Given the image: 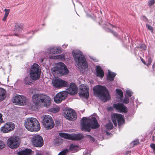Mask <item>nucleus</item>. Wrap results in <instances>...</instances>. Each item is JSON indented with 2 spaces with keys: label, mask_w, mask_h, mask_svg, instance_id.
<instances>
[{
  "label": "nucleus",
  "mask_w": 155,
  "mask_h": 155,
  "mask_svg": "<svg viewBox=\"0 0 155 155\" xmlns=\"http://www.w3.org/2000/svg\"><path fill=\"white\" fill-rule=\"evenodd\" d=\"M81 120V129L82 131L89 132L91 129H95L100 127L97 119L94 117H84Z\"/></svg>",
  "instance_id": "obj_1"
},
{
  "label": "nucleus",
  "mask_w": 155,
  "mask_h": 155,
  "mask_svg": "<svg viewBox=\"0 0 155 155\" xmlns=\"http://www.w3.org/2000/svg\"><path fill=\"white\" fill-rule=\"evenodd\" d=\"M93 90L94 94L100 97L103 101L106 102L109 99V93L105 87L97 85L93 87Z\"/></svg>",
  "instance_id": "obj_2"
},
{
  "label": "nucleus",
  "mask_w": 155,
  "mask_h": 155,
  "mask_svg": "<svg viewBox=\"0 0 155 155\" xmlns=\"http://www.w3.org/2000/svg\"><path fill=\"white\" fill-rule=\"evenodd\" d=\"M26 128L32 132H37L40 130L41 127L38 121L35 118L29 117L25 120L24 124Z\"/></svg>",
  "instance_id": "obj_3"
},
{
  "label": "nucleus",
  "mask_w": 155,
  "mask_h": 155,
  "mask_svg": "<svg viewBox=\"0 0 155 155\" xmlns=\"http://www.w3.org/2000/svg\"><path fill=\"white\" fill-rule=\"evenodd\" d=\"M73 56L78 65L82 68H85L87 67L86 58L82 52L80 50L73 51Z\"/></svg>",
  "instance_id": "obj_4"
},
{
  "label": "nucleus",
  "mask_w": 155,
  "mask_h": 155,
  "mask_svg": "<svg viewBox=\"0 0 155 155\" xmlns=\"http://www.w3.org/2000/svg\"><path fill=\"white\" fill-rule=\"evenodd\" d=\"M41 70L39 65L36 63L34 64L31 66L29 70V74L31 79L36 81L40 77Z\"/></svg>",
  "instance_id": "obj_5"
},
{
  "label": "nucleus",
  "mask_w": 155,
  "mask_h": 155,
  "mask_svg": "<svg viewBox=\"0 0 155 155\" xmlns=\"http://www.w3.org/2000/svg\"><path fill=\"white\" fill-rule=\"evenodd\" d=\"M43 117L42 123L47 130L51 129L54 127V124L53 119L51 116L45 115L43 116Z\"/></svg>",
  "instance_id": "obj_6"
},
{
  "label": "nucleus",
  "mask_w": 155,
  "mask_h": 155,
  "mask_svg": "<svg viewBox=\"0 0 155 155\" xmlns=\"http://www.w3.org/2000/svg\"><path fill=\"white\" fill-rule=\"evenodd\" d=\"M63 114L64 117L69 120L74 121L77 118V115L75 112L71 108L64 109Z\"/></svg>",
  "instance_id": "obj_7"
},
{
  "label": "nucleus",
  "mask_w": 155,
  "mask_h": 155,
  "mask_svg": "<svg viewBox=\"0 0 155 155\" xmlns=\"http://www.w3.org/2000/svg\"><path fill=\"white\" fill-rule=\"evenodd\" d=\"M111 120L114 126L117 127V123L120 126L124 122V118L123 115L121 114L114 113L111 116Z\"/></svg>",
  "instance_id": "obj_8"
},
{
  "label": "nucleus",
  "mask_w": 155,
  "mask_h": 155,
  "mask_svg": "<svg viewBox=\"0 0 155 155\" xmlns=\"http://www.w3.org/2000/svg\"><path fill=\"white\" fill-rule=\"evenodd\" d=\"M32 142L34 146L36 147H41L44 143L42 137L40 135H34L32 138Z\"/></svg>",
  "instance_id": "obj_9"
},
{
  "label": "nucleus",
  "mask_w": 155,
  "mask_h": 155,
  "mask_svg": "<svg viewBox=\"0 0 155 155\" xmlns=\"http://www.w3.org/2000/svg\"><path fill=\"white\" fill-rule=\"evenodd\" d=\"M16 137H11L8 139L7 141V145L11 148L12 149L17 148L19 145V143Z\"/></svg>",
  "instance_id": "obj_10"
},
{
  "label": "nucleus",
  "mask_w": 155,
  "mask_h": 155,
  "mask_svg": "<svg viewBox=\"0 0 155 155\" xmlns=\"http://www.w3.org/2000/svg\"><path fill=\"white\" fill-rule=\"evenodd\" d=\"M68 92L66 91H62L57 93L54 97V102L59 103L64 100L67 97Z\"/></svg>",
  "instance_id": "obj_11"
},
{
  "label": "nucleus",
  "mask_w": 155,
  "mask_h": 155,
  "mask_svg": "<svg viewBox=\"0 0 155 155\" xmlns=\"http://www.w3.org/2000/svg\"><path fill=\"white\" fill-rule=\"evenodd\" d=\"M13 102L16 104L23 105L26 103V98L24 96L18 94H16L12 98Z\"/></svg>",
  "instance_id": "obj_12"
},
{
  "label": "nucleus",
  "mask_w": 155,
  "mask_h": 155,
  "mask_svg": "<svg viewBox=\"0 0 155 155\" xmlns=\"http://www.w3.org/2000/svg\"><path fill=\"white\" fill-rule=\"evenodd\" d=\"M80 91L78 93L80 97L87 99L89 97V89L86 86L81 85L80 88Z\"/></svg>",
  "instance_id": "obj_13"
},
{
  "label": "nucleus",
  "mask_w": 155,
  "mask_h": 155,
  "mask_svg": "<svg viewBox=\"0 0 155 155\" xmlns=\"http://www.w3.org/2000/svg\"><path fill=\"white\" fill-rule=\"evenodd\" d=\"M14 124L11 122H8L5 124L1 128V131L4 133H8L13 130L15 128Z\"/></svg>",
  "instance_id": "obj_14"
},
{
  "label": "nucleus",
  "mask_w": 155,
  "mask_h": 155,
  "mask_svg": "<svg viewBox=\"0 0 155 155\" xmlns=\"http://www.w3.org/2000/svg\"><path fill=\"white\" fill-rule=\"evenodd\" d=\"M60 64V66L56 68H55V71H58L59 74L62 75L67 74L69 71L66 66L63 63L61 62Z\"/></svg>",
  "instance_id": "obj_15"
},
{
  "label": "nucleus",
  "mask_w": 155,
  "mask_h": 155,
  "mask_svg": "<svg viewBox=\"0 0 155 155\" xmlns=\"http://www.w3.org/2000/svg\"><path fill=\"white\" fill-rule=\"evenodd\" d=\"M41 102L44 106L48 107L51 104V100L48 96L44 94H42Z\"/></svg>",
  "instance_id": "obj_16"
},
{
  "label": "nucleus",
  "mask_w": 155,
  "mask_h": 155,
  "mask_svg": "<svg viewBox=\"0 0 155 155\" xmlns=\"http://www.w3.org/2000/svg\"><path fill=\"white\" fill-rule=\"evenodd\" d=\"M52 83L54 86L56 87H66L68 85L67 82L59 79L53 80L52 81Z\"/></svg>",
  "instance_id": "obj_17"
},
{
  "label": "nucleus",
  "mask_w": 155,
  "mask_h": 155,
  "mask_svg": "<svg viewBox=\"0 0 155 155\" xmlns=\"http://www.w3.org/2000/svg\"><path fill=\"white\" fill-rule=\"evenodd\" d=\"M66 91L70 94H76L78 92V88L75 84L74 83H71L70 84L69 88Z\"/></svg>",
  "instance_id": "obj_18"
},
{
  "label": "nucleus",
  "mask_w": 155,
  "mask_h": 155,
  "mask_svg": "<svg viewBox=\"0 0 155 155\" xmlns=\"http://www.w3.org/2000/svg\"><path fill=\"white\" fill-rule=\"evenodd\" d=\"M42 94H36L32 96V101L33 103L35 106H38L41 102Z\"/></svg>",
  "instance_id": "obj_19"
},
{
  "label": "nucleus",
  "mask_w": 155,
  "mask_h": 155,
  "mask_svg": "<svg viewBox=\"0 0 155 155\" xmlns=\"http://www.w3.org/2000/svg\"><path fill=\"white\" fill-rule=\"evenodd\" d=\"M114 107L120 112H126V107L122 103H118L116 104H114Z\"/></svg>",
  "instance_id": "obj_20"
},
{
  "label": "nucleus",
  "mask_w": 155,
  "mask_h": 155,
  "mask_svg": "<svg viewBox=\"0 0 155 155\" xmlns=\"http://www.w3.org/2000/svg\"><path fill=\"white\" fill-rule=\"evenodd\" d=\"M96 72H97V77L102 78L104 75V73L103 70L99 65L96 66Z\"/></svg>",
  "instance_id": "obj_21"
},
{
  "label": "nucleus",
  "mask_w": 155,
  "mask_h": 155,
  "mask_svg": "<svg viewBox=\"0 0 155 155\" xmlns=\"http://www.w3.org/2000/svg\"><path fill=\"white\" fill-rule=\"evenodd\" d=\"M84 137V136L81 133L72 134L71 140H79Z\"/></svg>",
  "instance_id": "obj_22"
},
{
  "label": "nucleus",
  "mask_w": 155,
  "mask_h": 155,
  "mask_svg": "<svg viewBox=\"0 0 155 155\" xmlns=\"http://www.w3.org/2000/svg\"><path fill=\"white\" fill-rule=\"evenodd\" d=\"M24 25L22 24L15 23L14 31L18 33L20 32L24 28Z\"/></svg>",
  "instance_id": "obj_23"
},
{
  "label": "nucleus",
  "mask_w": 155,
  "mask_h": 155,
  "mask_svg": "<svg viewBox=\"0 0 155 155\" xmlns=\"http://www.w3.org/2000/svg\"><path fill=\"white\" fill-rule=\"evenodd\" d=\"M48 50H49V52L51 54H57L60 53L61 51V50L59 49L58 48L56 47L51 48Z\"/></svg>",
  "instance_id": "obj_24"
},
{
  "label": "nucleus",
  "mask_w": 155,
  "mask_h": 155,
  "mask_svg": "<svg viewBox=\"0 0 155 155\" xmlns=\"http://www.w3.org/2000/svg\"><path fill=\"white\" fill-rule=\"evenodd\" d=\"M32 151L30 149H26L18 153V155H30Z\"/></svg>",
  "instance_id": "obj_25"
},
{
  "label": "nucleus",
  "mask_w": 155,
  "mask_h": 155,
  "mask_svg": "<svg viewBox=\"0 0 155 155\" xmlns=\"http://www.w3.org/2000/svg\"><path fill=\"white\" fill-rule=\"evenodd\" d=\"M115 76L116 74L115 73L109 72L107 78V79L109 81H113Z\"/></svg>",
  "instance_id": "obj_26"
},
{
  "label": "nucleus",
  "mask_w": 155,
  "mask_h": 155,
  "mask_svg": "<svg viewBox=\"0 0 155 155\" xmlns=\"http://www.w3.org/2000/svg\"><path fill=\"white\" fill-rule=\"evenodd\" d=\"M59 135L65 139L71 140L72 134H69L66 133H59Z\"/></svg>",
  "instance_id": "obj_27"
},
{
  "label": "nucleus",
  "mask_w": 155,
  "mask_h": 155,
  "mask_svg": "<svg viewBox=\"0 0 155 155\" xmlns=\"http://www.w3.org/2000/svg\"><path fill=\"white\" fill-rule=\"evenodd\" d=\"M5 91L3 88H0V101H2L5 98Z\"/></svg>",
  "instance_id": "obj_28"
},
{
  "label": "nucleus",
  "mask_w": 155,
  "mask_h": 155,
  "mask_svg": "<svg viewBox=\"0 0 155 155\" xmlns=\"http://www.w3.org/2000/svg\"><path fill=\"white\" fill-rule=\"evenodd\" d=\"M78 146L71 144L70 146L69 150L72 152H75L78 150Z\"/></svg>",
  "instance_id": "obj_29"
},
{
  "label": "nucleus",
  "mask_w": 155,
  "mask_h": 155,
  "mask_svg": "<svg viewBox=\"0 0 155 155\" xmlns=\"http://www.w3.org/2000/svg\"><path fill=\"white\" fill-rule=\"evenodd\" d=\"M133 94V92L130 89H127V104L129 102V100L127 96L130 97Z\"/></svg>",
  "instance_id": "obj_30"
},
{
  "label": "nucleus",
  "mask_w": 155,
  "mask_h": 155,
  "mask_svg": "<svg viewBox=\"0 0 155 155\" xmlns=\"http://www.w3.org/2000/svg\"><path fill=\"white\" fill-rule=\"evenodd\" d=\"M49 58L50 59H61L62 60L63 59H64V56L62 55H58L57 56H52L51 55V56H50Z\"/></svg>",
  "instance_id": "obj_31"
},
{
  "label": "nucleus",
  "mask_w": 155,
  "mask_h": 155,
  "mask_svg": "<svg viewBox=\"0 0 155 155\" xmlns=\"http://www.w3.org/2000/svg\"><path fill=\"white\" fill-rule=\"evenodd\" d=\"M24 83L27 85H30L32 84L31 80L28 77H26L24 79Z\"/></svg>",
  "instance_id": "obj_32"
},
{
  "label": "nucleus",
  "mask_w": 155,
  "mask_h": 155,
  "mask_svg": "<svg viewBox=\"0 0 155 155\" xmlns=\"http://www.w3.org/2000/svg\"><path fill=\"white\" fill-rule=\"evenodd\" d=\"M106 127L109 130H111L113 128L114 126L113 124L111 122H110L106 124Z\"/></svg>",
  "instance_id": "obj_33"
},
{
  "label": "nucleus",
  "mask_w": 155,
  "mask_h": 155,
  "mask_svg": "<svg viewBox=\"0 0 155 155\" xmlns=\"http://www.w3.org/2000/svg\"><path fill=\"white\" fill-rule=\"evenodd\" d=\"M116 94H117L121 98L123 97V93L121 90L116 89Z\"/></svg>",
  "instance_id": "obj_34"
},
{
  "label": "nucleus",
  "mask_w": 155,
  "mask_h": 155,
  "mask_svg": "<svg viewBox=\"0 0 155 155\" xmlns=\"http://www.w3.org/2000/svg\"><path fill=\"white\" fill-rule=\"evenodd\" d=\"M68 152V150L66 149L60 152L58 155H66Z\"/></svg>",
  "instance_id": "obj_35"
},
{
  "label": "nucleus",
  "mask_w": 155,
  "mask_h": 155,
  "mask_svg": "<svg viewBox=\"0 0 155 155\" xmlns=\"http://www.w3.org/2000/svg\"><path fill=\"white\" fill-rule=\"evenodd\" d=\"M108 29L109 30L110 32L112 33V34L115 36L116 37H118V34L115 31L111 30L110 28H108Z\"/></svg>",
  "instance_id": "obj_36"
},
{
  "label": "nucleus",
  "mask_w": 155,
  "mask_h": 155,
  "mask_svg": "<svg viewBox=\"0 0 155 155\" xmlns=\"http://www.w3.org/2000/svg\"><path fill=\"white\" fill-rule=\"evenodd\" d=\"M5 145L4 142L0 140V150L5 147Z\"/></svg>",
  "instance_id": "obj_37"
},
{
  "label": "nucleus",
  "mask_w": 155,
  "mask_h": 155,
  "mask_svg": "<svg viewBox=\"0 0 155 155\" xmlns=\"http://www.w3.org/2000/svg\"><path fill=\"white\" fill-rule=\"evenodd\" d=\"M155 3V0H149L148 2V5L149 7L154 5Z\"/></svg>",
  "instance_id": "obj_38"
},
{
  "label": "nucleus",
  "mask_w": 155,
  "mask_h": 155,
  "mask_svg": "<svg viewBox=\"0 0 155 155\" xmlns=\"http://www.w3.org/2000/svg\"><path fill=\"white\" fill-rule=\"evenodd\" d=\"M4 11L5 12V14L4 15L8 17L10 9H5L4 10Z\"/></svg>",
  "instance_id": "obj_39"
},
{
  "label": "nucleus",
  "mask_w": 155,
  "mask_h": 155,
  "mask_svg": "<svg viewBox=\"0 0 155 155\" xmlns=\"http://www.w3.org/2000/svg\"><path fill=\"white\" fill-rule=\"evenodd\" d=\"M139 143V140L137 139L134 140L132 143V144L133 146H134L137 145Z\"/></svg>",
  "instance_id": "obj_40"
},
{
  "label": "nucleus",
  "mask_w": 155,
  "mask_h": 155,
  "mask_svg": "<svg viewBox=\"0 0 155 155\" xmlns=\"http://www.w3.org/2000/svg\"><path fill=\"white\" fill-rule=\"evenodd\" d=\"M150 147L152 148L155 153V144L151 143L150 144Z\"/></svg>",
  "instance_id": "obj_41"
},
{
  "label": "nucleus",
  "mask_w": 155,
  "mask_h": 155,
  "mask_svg": "<svg viewBox=\"0 0 155 155\" xmlns=\"http://www.w3.org/2000/svg\"><path fill=\"white\" fill-rule=\"evenodd\" d=\"M146 26L151 31H153V29L151 26L149 25L148 24H146Z\"/></svg>",
  "instance_id": "obj_42"
},
{
  "label": "nucleus",
  "mask_w": 155,
  "mask_h": 155,
  "mask_svg": "<svg viewBox=\"0 0 155 155\" xmlns=\"http://www.w3.org/2000/svg\"><path fill=\"white\" fill-rule=\"evenodd\" d=\"M59 110V109L56 108H52L51 109V111L53 113H56Z\"/></svg>",
  "instance_id": "obj_43"
},
{
  "label": "nucleus",
  "mask_w": 155,
  "mask_h": 155,
  "mask_svg": "<svg viewBox=\"0 0 155 155\" xmlns=\"http://www.w3.org/2000/svg\"><path fill=\"white\" fill-rule=\"evenodd\" d=\"M142 19L145 21H148V19L147 18V17L144 16H142Z\"/></svg>",
  "instance_id": "obj_44"
},
{
  "label": "nucleus",
  "mask_w": 155,
  "mask_h": 155,
  "mask_svg": "<svg viewBox=\"0 0 155 155\" xmlns=\"http://www.w3.org/2000/svg\"><path fill=\"white\" fill-rule=\"evenodd\" d=\"M2 114H0V124L4 122L3 121V119L2 118Z\"/></svg>",
  "instance_id": "obj_45"
},
{
  "label": "nucleus",
  "mask_w": 155,
  "mask_h": 155,
  "mask_svg": "<svg viewBox=\"0 0 155 155\" xmlns=\"http://www.w3.org/2000/svg\"><path fill=\"white\" fill-rule=\"evenodd\" d=\"M138 47L140 48H142L143 49H145L146 47L144 45L140 44L139 45V46H138Z\"/></svg>",
  "instance_id": "obj_46"
},
{
  "label": "nucleus",
  "mask_w": 155,
  "mask_h": 155,
  "mask_svg": "<svg viewBox=\"0 0 155 155\" xmlns=\"http://www.w3.org/2000/svg\"><path fill=\"white\" fill-rule=\"evenodd\" d=\"M148 63L147 64V65H150L152 62V60L150 58H149V59H148Z\"/></svg>",
  "instance_id": "obj_47"
},
{
  "label": "nucleus",
  "mask_w": 155,
  "mask_h": 155,
  "mask_svg": "<svg viewBox=\"0 0 155 155\" xmlns=\"http://www.w3.org/2000/svg\"><path fill=\"white\" fill-rule=\"evenodd\" d=\"M107 26L110 25L112 27H116V25H113L112 24H110L109 23H108L107 24Z\"/></svg>",
  "instance_id": "obj_48"
},
{
  "label": "nucleus",
  "mask_w": 155,
  "mask_h": 155,
  "mask_svg": "<svg viewBox=\"0 0 155 155\" xmlns=\"http://www.w3.org/2000/svg\"><path fill=\"white\" fill-rule=\"evenodd\" d=\"M7 17V16L4 15V17L2 19V20L3 21H6Z\"/></svg>",
  "instance_id": "obj_49"
},
{
  "label": "nucleus",
  "mask_w": 155,
  "mask_h": 155,
  "mask_svg": "<svg viewBox=\"0 0 155 155\" xmlns=\"http://www.w3.org/2000/svg\"><path fill=\"white\" fill-rule=\"evenodd\" d=\"M90 139L93 142H94L95 141V139L92 136Z\"/></svg>",
  "instance_id": "obj_50"
},
{
  "label": "nucleus",
  "mask_w": 155,
  "mask_h": 155,
  "mask_svg": "<svg viewBox=\"0 0 155 155\" xmlns=\"http://www.w3.org/2000/svg\"><path fill=\"white\" fill-rule=\"evenodd\" d=\"M86 136L90 139L92 137V136L89 135H87Z\"/></svg>",
  "instance_id": "obj_51"
},
{
  "label": "nucleus",
  "mask_w": 155,
  "mask_h": 155,
  "mask_svg": "<svg viewBox=\"0 0 155 155\" xmlns=\"http://www.w3.org/2000/svg\"><path fill=\"white\" fill-rule=\"evenodd\" d=\"M152 140L153 141H155V136H153L152 137Z\"/></svg>",
  "instance_id": "obj_52"
},
{
  "label": "nucleus",
  "mask_w": 155,
  "mask_h": 155,
  "mask_svg": "<svg viewBox=\"0 0 155 155\" xmlns=\"http://www.w3.org/2000/svg\"><path fill=\"white\" fill-rule=\"evenodd\" d=\"M124 102L126 103V97H125L124 100Z\"/></svg>",
  "instance_id": "obj_53"
},
{
  "label": "nucleus",
  "mask_w": 155,
  "mask_h": 155,
  "mask_svg": "<svg viewBox=\"0 0 155 155\" xmlns=\"http://www.w3.org/2000/svg\"><path fill=\"white\" fill-rule=\"evenodd\" d=\"M131 101H133V100H134V98H133V97H132V98H131Z\"/></svg>",
  "instance_id": "obj_54"
},
{
  "label": "nucleus",
  "mask_w": 155,
  "mask_h": 155,
  "mask_svg": "<svg viewBox=\"0 0 155 155\" xmlns=\"http://www.w3.org/2000/svg\"><path fill=\"white\" fill-rule=\"evenodd\" d=\"M142 62L145 64H146L145 62L144 61H142Z\"/></svg>",
  "instance_id": "obj_55"
},
{
  "label": "nucleus",
  "mask_w": 155,
  "mask_h": 155,
  "mask_svg": "<svg viewBox=\"0 0 155 155\" xmlns=\"http://www.w3.org/2000/svg\"><path fill=\"white\" fill-rule=\"evenodd\" d=\"M142 62L145 64H146L145 62L144 61H142Z\"/></svg>",
  "instance_id": "obj_56"
},
{
  "label": "nucleus",
  "mask_w": 155,
  "mask_h": 155,
  "mask_svg": "<svg viewBox=\"0 0 155 155\" xmlns=\"http://www.w3.org/2000/svg\"><path fill=\"white\" fill-rule=\"evenodd\" d=\"M106 133H107V134H109V133L107 132H106Z\"/></svg>",
  "instance_id": "obj_57"
},
{
  "label": "nucleus",
  "mask_w": 155,
  "mask_h": 155,
  "mask_svg": "<svg viewBox=\"0 0 155 155\" xmlns=\"http://www.w3.org/2000/svg\"><path fill=\"white\" fill-rule=\"evenodd\" d=\"M128 153H129V152H127V153H126L127 154Z\"/></svg>",
  "instance_id": "obj_58"
},
{
  "label": "nucleus",
  "mask_w": 155,
  "mask_h": 155,
  "mask_svg": "<svg viewBox=\"0 0 155 155\" xmlns=\"http://www.w3.org/2000/svg\"><path fill=\"white\" fill-rule=\"evenodd\" d=\"M42 61H43V60H42L41 62H42Z\"/></svg>",
  "instance_id": "obj_59"
}]
</instances>
